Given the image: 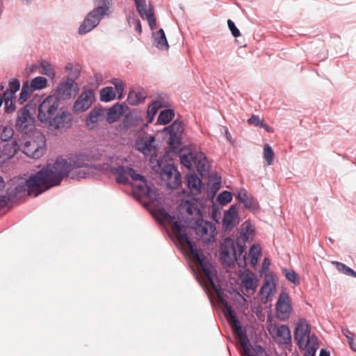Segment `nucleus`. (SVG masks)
<instances>
[{"label": "nucleus", "mask_w": 356, "mask_h": 356, "mask_svg": "<svg viewBox=\"0 0 356 356\" xmlns=\"http://www.w3.org/2000/svg\"><path fill=\"white\" fill-rule=\"evenodd\" d=\"M75 170V156L67 159H57L53 164H48L27 179L24 184H19L15 188L16 194L27 191L29 195L38 196L49 188L59 185L64 177L70 176ZM17 195L8 197L0 196V209L7 207Z\"/></svg>", "instance_id": "nucleus-1"}, {"label": "nucleus", "mask_w": 356, "mask_h": 356, "mask_svg": "<svg viewBox=\"0 0 356 356\" xmlns=\"http://www.w3.org/2000/svg\"><path fill=\"white\" fill-rule=\"evenodd\" d=\"M156 219L161 223H167L171 226L172 231L178 240L188 248L194 261L200 266L201 270L204 273L209 285L218 293L217 286L212 276V265L207 261L206 257L200 250L195 248L193 243L188 238L186 232L181 228L180 225L175 221V217L171 216L165 209H161L158 211Z\"/></svg>", "instance_id": "nucleus-2"}, {"label": "nucleus", "mask_w": 356, "mask_h": 356, "mask_svg": "<svg viewBox=\"0 0 356 356\" xmlns=\"http://www.w3.org/2000/svg\"><path fill=\"white\" fill-rule=\"evenodd\" d=\"M240 235L236 239V248L234 241L226 238L220 246V257L222 262L231 267L235 262L241 268L247 265V252L245 243L253 239L254 228L248 221L244 222L241 226Z\"/></svg>", "instance_id": "nucleus-3"}, {"label": "nucleus", "mask_w": 356, "mask_h": 356, "mask_svg": "<svg viewBox=\"0 0 356 356\" xmlns=\"http://www.w3.org/2000/svg\"><path fill=\"white\" fill-rule=\"evenodd\" d=\"M222 304L225 309V314L227 318L234 331V333L239 340L242 356H268L260 346L257 347L255 355L250 354L249 339L241 325L240 321L237 319L234 309L227 302L225 303L222 302Z\"/></svg>", "instance_id": "nucleus-4"}, {"label": "nucleus", "mask_w": 356, "mask_h": 356, "mask_svg": "<svg viewBox=\"0 0 356 356\" xmlns=\"http://www.w3.org/2000/svg\"><path fill=\"white\" fill-rule=\"evenodd\" d=\"M97 7L87 14L79 28V33L86 34L95 29L101 19L108 15V11L113 4L112 0H95Z\"/></svg>", "instance_id": "nucleus-5"}, {"label": "nucleus", "mask_w": 356, "mask_h": 356, "mask_svg": "<svg viewBox=\"0 0 356 356\" xmlns=\"http://www.w3.org/2000/svg\"><path fill=\"white\" fill-rule=\"evenodd\" d=\"M180 162L188 169H196L200 172L208 170V161L204 153L190 151L187 154L180 155Z\"/></svg>", "instance_id": "nucleus-6"}, {"label": "nucleus", "mask_w": 356, "mask_h": 356, "mask_svg": "<svg viewBox=\"0 0 356 356\" xmlns=\"http://www.w3.org/2000/svg\"><path fill=\"white\" fill-rule=\"evenodd\" d=\"M60 102L58 97L49 95L40 103L38 108V120L42 122H49L57 111Z\"/></svg>", "instance_id": "nucleus-7"}, {"label": "nucleus", "mask_w": 356, "mask_h": 356, "mask_svg": "<svg viewBox=\"0 0 356 356\" xmlns=\"http://www.w3.org/2000/svg\"><path fill=\"white\" fill-rule=\"evenodd\" d=\"M293 334L300 348L307 347L312 339H317L315 335L311 334V326L304 318L298 321Z\"/></svg>", "instance_id": "nucleus-8"}, {"label": "nucleus", "mask_w": 356, "mask_h": 356, "mask_svg": "<svg viewBox=\"0 0 356 356\" xmlns=\"http://www.w3.org/2000/svg\"><path fill=\"white\" fill-rule=\"evenodd\" d=\"M22 152L29 157L37 159L46 152V141L43 135L38 136L35 140H26L22 146Z\"/></svg>", "instance_id": "nucleus-9"}, {"label": "nucleus", "mask_w": 356, "mask_h": 356, "mask_svg": "<svg viewBox=\"0 0 356 356\" xmlns=\"http://www.w3.org/2000/svg\"><path fill=\"white\" fill-rule=\"evenodd\" d=\"M187 226L191 227L197 236L205 242H209L211 238H213L216 231L215 225L211 222L203 220L202 217L192 222V224L187 225Z\"/></svg>", "instance_id": "nucleus-10"}, {"label": "nucleus", "mask_w": 356, "mask_h": 356, "mask_svg": "<svg viewBox=\"0 0 356 356\" xmlns=\"http://www.w3.org/2000/svg\"><path fill=\"white\" fill-rule=\"evenodd\" d=\"M169 136L168 144L169 148L173 152H177L181 149V136L184 132V124L179 120H175L166 129Z\"/></svg>", "instance_id": "nucleus-11"}, {"label": "nucleus", "mask_w": 356, "mask_h": 356, "mask_svg": "<svg viewBox=\"0 0 356 356\" xmlns=\"http://www.w3.org/2000/svg\"><path fill=\"white\" fill-rule=\"evenodd\" d=\"M179 213L182 216L186 225L192 224L202 217V212L196 202L186 200L182 202L178 207Z\"/></svg>", "instance_id": "nucleus-12"}, {"label": "nucleus", "mask_w": 356, "mask_h": 356, "mask_svg": "<svg viewBox=\"0 0 356 356\" xmlns=\"http://www.w3.org/2000/svg\"><path fill=\"white\" fill-rule=\"evenodd\" d=\"M95 102V92L92 89L84 90L74 102L72 112L79 114L88 111Z\"/></svg>", "instance_id": "nucleus-13"}, {"label": "nucleus", "mask_w": 356, "mask_h": 356, "mask_svg": "<svg viewBox=\"0 0 356 356\" xmlns=\"http://www.w3.org/2000/svg\"><path fill=\"white\" fill-rule=\"evenodd\" d=\"M268 330L277 344L287 345L291 343V335L287 325L271 324Z\"/></svg>", "instance_id": "nucleus-14"}, {"label": "nucleus", "mask_w": 356, "mask_h": 356, "mask_svg": "<svg viewBox=\"0 0 356 356\" xmlns=\"http://www.w3.org/2000/svg\"><path fill=\"white\" fill-rule=\"evenodd\" d=\"M34 122L35 118L27 106H24L17 111L15 127L18 131L24 134L29 133L31 131Z\"/></svg>", "instance_id": "nucleus-15"}, {"label": "nucleus", "mask_w": 356, "mask_h": 356, "mask_svg": "<svg viewBox=\"0 0 356 356\" xmlns=\"http://www.w3.org/2000/svg\"><path fill=\"white\" fill-rule=\"evenodd\" d=\"M111 172L117 175V182L123 184L129 183V177L135 181H139L145 178L143 175L137 173L132 168L127 166L119 165L116 168H113Z\"/></svg>", "instance_id": "nucleus-16"}, {"label": "nucleus", "mask_w": 356, "mask_h": 356, "mask_svg": "<svg viewBox=\"0 0 356 356\" xmlns=\"http://www.w3.org/2000/svg\"><path fill=\"white\" fill-rule=\"evenodd\" d=\"M291 310L289 296L285 292H282L276 305L277 317L281 321H285L289 318Z\"/></svg>", "instance_id": "nucleus-17"}, {"label": "nucleus", "mask_w": 356, "mask_h": 356, "mask_svg": "<svg viewBox=\"0 0 356 356\" xmlns=\"http://www.w3.org/2000/svg\"><path fill=\"white\" fill-rule=\"evenodd\" d=\"M49 124L54 129L60 130L61 131H66L72 124V114L68 111H62L54 118H51L49 122Z\"/></svg>", "instance_id": "nucleus-18"}, {"label": "nucleus", "mask_w": 356, "mask_h": 356, "mask_svg": "<svg viewBox=\"0 0 356 356\" xmlns=\"http://www.w3.org/2000/svg\"><path fill=\"white\" fill-rule=\"evenodd\" d=\"M159 166L161 167L160 164ZM160 174L162 179L165 180L170 181V179L174 178V181L168 184L171 188H177L179 186L181 175L173 164L168 163L161 168Z\"/></svg>", "instance_id": "nucleus-19"}, {"label": "nucleus", "mask_w": 356, "mask_h": 356, "mask_svg": "<svg viewBox=\"0 0 356 356\" xmlns=\"http://www.w3.org/2000/svg\"><path fill=\"white\" fill-rule=\"evenodd\" d=\"M136 10L143 19L148 22L152 30L156 28V19L152 8H147L145 0H134Z\"/></svg>", "instance_id": "nucleus-20"}, {"label": "nucleus", "mask_w": 356, "mask_h": 356, "mask_svg": "<svg viewBox=\"0 0 356 356\" xmlns=\"http://www.w3.org/2000/svg\"><path fill=\"white\" fill-rule=\"evenodd\" d=\"M106 110L102 107H94L86 117V127L90 130L97 127L105 119Z\"/></svg>", "instance_id": "nucleus-21"}, {"label": "nucleus", "mask_w": 356, "mask_h": 356, "mask_svg": "<svg viewBox=\"0 0 356 356\" xmlns=\"http://www.w3.org/2000/svg\"><path fill=\"white\" fill-rule=\"evenodd\" d=\"M154 136H146L136 142V148L145 156H153L157 151V148L154 145Z\"/></svg>", "instance_id": "nucleus-22"}, {"label": "nucleus", "mask_w": 356, "mask_h": 356, "mask_svg": "<svg viewBox=\"0 0 356 356\" xmlns=\"http://www.w3.org/2000/svg\"><path fill=\"white\" fill-rule=\"evenodd\" d=\"M76 85L72 79L68 78L65 81L61 82L55 90L52 96L58 97V99L66 100L72 96L73 87Z\"/></svg>", "instance_id": "nucleus-23"}, {"label": "nucleus", "mask_w": 356, "mask_h": 356, "mask_svg": "<svg viewBox=\"0 0 356 356\" xmlns=\"http://www.w3.org/2000/svg\"><path fill=\"white\" fill-rule=\"evenodd\" d=\"M133 188L134 195L138 200H140L143 197H152L153 196L152 189L147 185L145 178L139 181L138 184H134Z\"/></svg>", "instance_id": "nucleus-24"}, {"label": "nucleus", "mask_w": 356, "mask_h": 356, "mask_svg": "<svg viewBox=\"0 0 356 356\" xmlns=\"http://www.w3.org/2000/svg\"><path fill=\"white\" fill-rule=\"evenodd\" d=\"M238 211L232 205L225 213L222 219V226L225 231L232 229L237 223Z\"/></svg>", "instance_id": "nucleus-25"}, {"label": "nucleus", "mask_w": 356, "mask_h": 356, "mask_svg": "<svg viewBox=\"0 0 356 356\" xmlns=\"http://www.w3.org/2000/svg\"><path fill=\"white\" fill-rule=\"evenodd\" d=\"M106 111V120L109 124H111L120 119L124 113V108L121 104L117 103Z\"/></svg>", "instance_id": "nucleus-26"}, {"label": "nucleus", "mask_w": 356, "mask_h": 356, "mask_svg": "<svg viewBox=\"0 0 356 356\" xmlns=\"http://www.w3.org/2000/svg\"><path fill=\"white\" fill-rule=\"evenodd\" d=\"M275 289V284L274 283L273 278L265 277L264 283L260 289V294L261 296V300L266 302V300L272 296L273 291Z\"/></svg>", "instance_id": "nucleus-27"}, {"label": "nucleus", "mask_w": 356, "mask_h": 356, "mask_svg": "<svg viewBox=\"0 0 356 356\" xmlns=\"http://www.w3.org/2000/svg\"><path fill=\"white\" fill-rule=\"evenodd\" d=\"M186 183L192 193L197 195L201 192L202 181L195 174L188 175Z\"/></svg>", "instance_id": "nucleus-28"}, {"label": "nucleus", "mask_w": 356, "mask_h": 356, "mask_svg": "<svg viewBox=\"0 0 356 356\" xmlns=\"http://www.w3.org/2000/svg\"><path fill=\"white\" fill-rule=\"evenodd\" d=\"M147 97V92L143 89L131 90L127 97V101L131 105H137L143 102Z\"/></svg>", "instance_id": "nucleus-29"}, {"label": "nucleus", "mask_w": 356, "mask_h": 356, "mask_svg": "<svg viewBox=\"0 0 356 356\" xmlns=\"http://www.w3.org/2000/svg\"><path fill=\"white\" fill-rule=\"evenodd\" d=\"M154 40V44L159 49L167 50L169 48V45L164 33L162 29H160L158 31L153 33L152 35Z\"/></svg>", "instance_id": "nucleus-30"}, {"label": "nucleus", "mask_w": 356, "mask_h": 356, "mask_svg": "<svg viewBox=\"0 0 356 356\" xmlns=\"http://www.w3.org/2000/svg\"><path fill=\"white\" fill-rule=\"evenodd\" d=\"M19 149V145L15 140L11 143H7L3 145L1 149V154L8 159L13 157Z\"/></svg>", "instance_id": "nucleus-31"}, {"label": "nucleus", "mask_w": 356, "mask_h": 356, "mask_svg": "<svg viewBox=\"0 0 356 356\" xmlns=\"http://www.w3.org/2000/svg\"><path fill=\"white\" fill-rule=\"evenodd\" d=\"M241 280L243 286L248 292L251 291L254 293L256 291L258 281L255 277L247 274L241 277Z\"/></svg>", "instance_id": "nucleus-32"}, {"label": "nucleus", "mask_w": 356, "mask_h": 356, "mask_svg": "<svg viewBox=\"0 0 356 356\" xmlns=\"http://www.w3.org/2000/svg\"><path fill=\"white\" fill-rule=\"evenodd\" d=\"M33 92V90L29 86L28 81L24 82L22 85V90L18 99L19 103L21 104H24L31 97Z\"/></svg>", "instance_id": "nucleus-33"}, {"label": "nucleus", "mask_w": 356, "mask_h": 356, "mask_svg": "<svg viewBox=\"0 0 356 356\" xmlns=\"http://www.w3.org/2000/svg\"><path fill=\"white\" fill-rule=\"evenodd\" d=\"M116 97V92L112 87H106L100 91V100L108 102L113 100Z\"/></svg>", "instance_id": "nucleus-34"}, {"label": "nucleus", "mask_w": 356, "mask_h": 356, "mask_svg": "<svg viewBox=\"0 0 356 356\" xmlns=\"http://www.w3.org/2000/svg\"><path fill=\"white\" fill-rule=\"evenodd\" d=\"M14 131L8 125L0 124V140L2 141H8L13 136Z\"/></svg>", "instance_id": "nucleus-35"}, {"label": "nucleus", "mask_w": 356, "mask_h": 356, "mask_svg": "<svg viewBox=\"0 0 356 356\" xmlns=\"http://www.w3.org/2000/svg\"><path fill=\"white\" fill-rule=\"evenodd\" d=\"M9 88L3 92V97H9V98H15V92L20 88V83L17 79H13L9 83Z\"/></svg>", "instance_id": "nucleus-36"}, {"label": "nucleus", "mask_w": 356, "mask_h": 356, "mask_svg": "<svg viewBox=\"0 0 356 356\" xmlns=\"http://www.w3.org/2000/svg\"><path fill=\"white\" fill-rule=\"evenodd\" d=\"M175 116L174 111L172 109H165L162 111L158 118V122L161 124H167Z\"/></svg>", "instance_id": "nucleus-37"}, {"label": "nucleus", "mask_w": 356, "mask_h": 356, "mask_svg": "<svg viewBox=\"0 0 356 356\" xmlns=\"http://www.w3.org/2000/svg\"><path fill=\"white\" fill-rule=\"evenodd\" d=\"M47 85V79L43 76H37L33 79L29 84L33 91L45 88Z\"/></svg>", "instance_id": "nucleus-38"}, {"label": "nucleus", "mask_w": 356, "mask_h": 356, "mask_svg": "<svg viewBox=\"0 0 356 356\" xmlns=\"http://www.w3.org/2000/svg\"><path fill=\"white\" fill-rule=\"evenodd\" d=\"M332 264L335 266L336 268L340 273L345 274L346 275L356 277V272L354 271L350 267L347 266L346 264L339 262V261H332Z\"/></svg>", "instance_id": "nucleus-39"}, {"label": "nucleus", "mask_w": 356, "mask_h": 356, "mask_svg": "<svg viewBox=\"0 0 356 356\" xmlns=\"http://www.w3.org/2000/svg\"><path fill=\"white\" fill-rule=\"evenodd\" d=\"M261 250L259 245L254 244L250 249L249 254L250 256V264L254 266L261 256Z\"/></svg>", "instance_id": "nucleus-40"}, {"label": "nucleus", "mask_w": 356, "mask_h": 356, "mask_svg": "<svg viewBox=\"0 0 356 356\" xmlns=\"http://www.w3.org/2000/svg\"><path fill=\"white\" fill-rule=\"evenodd\" d=\"M282 273L284 275L286 280L293 283L295 286L300 284V277L293 270L283 268Z\"/></svg>", "instance_id": "nucleus-41"}, {"label": "nucleus", "mask_w": 356, "mask_h": 356, "mask_svg": "<svg viewBox=\"0 0 356 356\" xmlns=\"http://www.w3.org/2000/svg\"><path fill=\"white\" fill-rule=\"evenodd\" d=\"M318 348V339H312L308 346L302 349H305V356H315V353Z\"/></svg>", "instance_id": "nucleus-42"}, {"label": "nucleus", "mask_w": 356, "mask_h": 356, "mask_svg": "<svg viewBox=\"0 0 356 356\" xmlns=\"http://www.w3.org/2000/svg\"><path fill=\"white\" fill-rule=\"evenodd\" d=\"M232 200V195L229 191H223L217 197L218 202L221 205H225Z\"/></svg>", "instance_id": "nucleus-43"}, {"label": "nucleus", "mask_w": 356, "mask_h": 356, "mask_svg": "<svg viewBox=\"0 0 356 356\" xmlns=\"http://www.w3.org/2000/svg\"><path fill=\"white\" fill-rule=\"evenodd\" d=\"M264 157L268 165L273 164L274 158V152L269 144H266L264 147Z\"/></svg>", "instance_id": "nucleus-44"}, {"label": "nucleus", "mask_w": 356, "mask_h": 356, "mask_svg": "<svg viewBox=\"0 0 356 356\" xmlns=\"http://www.w3.org/2000/svg\"><path fill=\"white\" fill-rule=\"evenodd\" d=\"M42 69V73L48 77L53 79L55 76V72L52 66L47 61L42 60L40 63Z\"/></svg>", "instance_id": "nucleus-45"}, {"label": "nucleus", "mask_w": 356, "mask_h": 356, "mask_svg": "<svg viewBox=\"0 0 356 356\" xmlns=\"http://www.w3.org/2000/svg\"><path fill=\"white\" fill-rule=\"evenodd\" d=\"M243 206L248 209H257L258 207V202L252 196H249L248 199L243 202Z\"/></svg>", "instance_id": "nucleus-46"}, {"label": "nucleus", "mask_w": 356, "mask_h": 356, "mask_svg": "<svg viewBox=\"0 0 356 356\" xmlns=\"http://www.w3.org/2000/svg\"><path fill=\"white\" fill-rule=\"evenodd\" d=\"M220 186L221 181L220 178H212L209 180V186H210L214 193L220 189Z\"/></svg>", "instance_id": "nucleus-47"}, {"label": "nucleus", "mask_w": 356, "mask_h": 356, "mask_svg": "<svg viewBox=\"0 0 356 356\" xmlns=\"http://www.w3.org/2000/svg\"><path fill=\"white\" fill-rule=\"evenodd\" d=\"M3 98L5 102V111L7 113L14 111L15 108L13 101L14 98H9V97H3Z\"/></svg>", "instance_id": "nucleus-48"}, {"label": "nucleus", "mask_w": 356, "mask_h": 356, "mask_svg": "<svg viewBox=\"0 0 356 356\" xmlns=\"http://www.w3.org/2000/svg\"><path fill=\"white\" fill-rule=\"evenodd\" d=\"M111 83L114 85L115 90L119 95L120 97L122 95L124 91V84L123 82L118 79H113Z\"/></svg>", "instance_id": "nucleus-49"}, {"label": "nucleus", "mask_w": 356, "mask_h": 356, "mask_svg": "<svg viewBox=\"0 0 356 356\" xmlns=\"http://www.w3.org/2000/svg\"><path fill=\"white\" fill-rule=\"evenodd\" d=\"M227 25L234 37L237 38L241 35L239 30L236 28L234 22L232 20L228 19Z\"/></svg>", "instance_id": "nucleus-50"}, {"label": "nucleus", "mask_w": 356, "mask_h": 356, "mask_svg": "<svg viewBox=\"0 0 356 356\" xmlns=\"http://www.w3.org/2000/svg\"><path fill=\"white\" fill-rule=\"evenodd\" d=\"M249 194L248 193V191L245 188H241L236 195V198L240 202H244L246 199L249 197Z\"/></svg>", "instance_id": "nucleus-51"}, {"label": "nucleus", "mask_w": 356, "mask_h": 356, "mask_svg": "<svg viewBox=\"0 0 356 356\" xmlns=\"http://www.w3.org/2000/svg\"><path fill=\"white\" fill-rule=\"evenodd\" d=\"M87 172L85 170H76L74 173L70 175L71 179H82L86 177Z\"/></svg>", "instance_id": "nucleus-52"}, {"label": "nucleus", "mask_w": 356, "mask_h": 356, "mask_svg": "<svg viewBox=\"0 0 356 356\" xmlns=\"http://www.w3.org/2000/svg\"><path fill=\"white\" fill-rule=\"evenodd\" d=\"M261 120H260V118L258 115H252L248 120V122L249 124H254L256 126L259 125Z\"/></svg>", "instance_id": "nucleus-53"}, {"label": "nucleus", "mask_w": 356, "mask_h": 356, "mask_svg": "<svg viewBox=\"0 0 356 356\" xmlns=\"http://www.w3.org/2000/svg\"><path fill=\"white\" fill-rule=\"evenodd\" d=\"M345 336L348 339V342H349L350 348L353 351L356 352V341H354L353 337H349L346 334H345Z\"/></svg>", "instance_id": "nucleus-54"}, {"label": "nucleus", "mask_w": 356, "mask_h": 356, "mask_svg": "<svg viewBox=\"0 0 356 356\" xmlns=\"http://www.w3.org/2000/svg\"><path fill=\"white\" fill-rule=\"evenodd\" d=\"M259 127L264 129L267 132H273V128L269 127L266 123H265L264 120L261 121Z\"/></svg>", "instance_id": "nucleus-55"}, {"label": "nucleus", "mask_w": 356, "mask_h": 356, "mask_svg": "<svg viewBox=\"0 0 356 356\" xmlns=\"http://www.w3.org/2000/svg\"><path fill=\"white\" fill-rule=\"evenodd\" d=\"M270 265V261L268 258H264L262 264V268L264 271L268 270Z\"/></svg>", "instance_id": "nucleus-56"}, {"label": "nucleus", "mask_w": 356, "mask_h": 356, "mask_svg": "<svg viewBox=\"0 0 356 356\" xmlns=\"http://www.w3.org/2000/svg\"><path fill=\"white\" fill-rule=\"evenodd\" d=\"M135 22H136V28H135V29H136V31L137 32L140 33L142 32V26H141L140 22L139 19H136Z\"/></svg>", "instance_id": "nucleus-57"}, {"label": "nucleus", "mask_w": 356, "mask_h": 356, "mask_svg": "<svg viewBox=\"0 0 356 356\" xmlns=\"http://www.w3.org/2000/svg\"><path fill=\"white\" fill-rule=\"evenodd\" d=\"M224 129H225V134L226 138L227 139V140L231 142L232 141V136H231L230 133L228 131V129L226 128V127H225Z\"/></svg>", "instance_id": "nucleus-58"}, {"label": "nucleus", "mask_w": 356, "mask_h": 356, "mask_svg": "<svg viewBox=\"0 0 356 356\" xmlns=\"http://www.w3.org/2000/svg\"><path fill=\"white\" fill-rule=\"evenodd\" d=\"M319 356H330V351H327L325 349H321Z\"/></svg>", "instance_id": "nucleus-59"}, {"label": "nucleus", "mask_w": 356, "mask_h": 356, "mask_svg": "<svg viewBox=\"0 0 356 356\" xmlns=\"http://www.w3.org/2000/svg\"><path fill=\"white\" fill-rule=\"evenodd\" d=\"M5 187V182L3 178L0 176V191H2Z\"/></svg>", "instance_id": "nucleus-60"}, {"label": "nucleus", "mask_w": 356, "mask_h": 356, "mask_svg": "<svg viewBox=\"0 0 356 356\" xmlns=\"http://www.w3.org/2000/svg\"><path fill=\"white\" fill-rule=\"evenodd\" d=\"M343 332L344 334H346L347 335H348L350 337H353V334L351 332H350L349 330H345V331H343Z\"/></svg>", "instance_id": "nucleus-61"}, {"label": "nucleus", "mask_w": 356, "mask_h": 356, "mask_svg": "<svg viewBox=\"0 0 356 356\" xmlns=\"http://www.w3.org/2000/svg\"><path fill=\"white\" fill-rule=\"evenodd\" d=\"M3 88H4V86H1V90H3Z\"/></svg>", "instance_id": "nucleus-62"}]
</instances>
